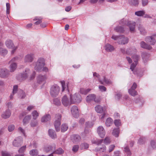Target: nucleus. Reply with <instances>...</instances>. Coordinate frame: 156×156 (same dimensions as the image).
Here are the masks:
<instances>
[{"label":"nucleus","mask_w":156,"mask_h":156,"mask_svg":"<svg viewBox=\"0 0 156 156\" xmlns=\"http://www.w3.org/2000/svg\"><path fill=\"white\" fill-rule=\"evenodd\" d=\"M2 156H12V154L6 151H2L1 152Z\"/></svg>","instance_id":"46"},{"label":"nucleus","mask_w":156,"mask_h":156,"mask_svg":"<svg viewBox=\"0 0 156 156\" xmlns=\"http://www.w3.org/2000/svg\"><path fill=\"white\" fill-rule=\"evenodd\" d=\"M95 109L97 112L102 114L100 118L101 119H103L106 113L105 108L103 107L100 105H98L95 107Z\"/></svg>","instance_id":"6"},{"label":"nucleus","mask_w":156,"mask_h":156,"mask_svg":"<svg viewBox=\"0 0 156 156\" xmlns=\"http://www.w3.org/2000/svg\"><path fill=\"white\" fill-rule=\"evenodd\" d=\"M48 133L49 136L52 139H55L57 138V135L54 131L51 129H49Z\"/></svg>","instance_id":"28"},{"label":"nucleus","mask_w":156,"mask_h":156,"mask_svg":"<svg viewBox=\"0 0 156 156\" xmlns=\"http://www.w3.org/2000/svg\"><path fill=\"white\" fill-rule=\"evenodd\" d=\"M137 86L136 83H134L131 88L128 90L129 94L133 96H135L137 94V92L135 90Z\"/></svg>","instance_id":"11"},{"label":"nucleus","mask_w":156,"mask_h":156,"mask_svg":"<svg viewBox=\"0 0 156 156\" xmlns=\"http://www.w3.org/2000/svg\"><path fill=\"white\" fill-rule=\"evenodd\" d=\"M11 115V112L9 109H7L4 112L2 115V117L4 119H7L9 118Z\"/></svg>","instance_id":"24"},{"label":"nucleus","mask_w":156,"mask_h":156,"mask_svg":"<svg viewBox=\"0 0 156 156\" xmlns=\"http://www.w3.org/2000/svg\"><path fill=\"white\" fill-rule=\"evenodd\" d=\"M32 115L33 119H36L38 116L39 114L36 110H34L32 112Z\"/></svg>","instance_id":"48"},{"label":"nucleus","mask_w":156,"mask_h":156,"mask_svg":"<svg viewBox=\"0 0 156 156\" xmlns=\"http://www.w3.org/2000/svg\"><path fill=\"white\" fill-rule=\"evenodd\" d=\"M68 128V126L66 124H62V125L61 130L62 132H64L66 131Z\"/></svg>","instance_id":"45"},{"label":"nucleus","mask_w":156,"mask_h":156,"mask_svg":"<svg viewBox=\"0 0 156 156\" xmlns=\"http://www.w3.org/2000/svg\"><path fill=\"white\" fill-rule=\"evenodd\" d=\"M142 57L144 63H146L148 60L149 55L146 52H143L142 54Z\"/></svg>","instance_id":"29"},{"label":"nucleus","mask_w":156,"mask_h":156,"mask_svg":"<svg viewBox=\"0 0 156 156\" xmlns=\"http://www.w3.org/2000/svg\"><path fill=\"white\" fill-rule=\"evenodd\" d=\"M59 87L57 85H54L51 88L50 94L51 96L53 97H56L59 93Z\"/></svg>","instance_id":"5"},{"label":"nucleus","mask_w":156,"mask_h":156,"mask_svg":"<svg viewBox=\"0 0 156 156\" xmlns=\"http://www.w3.org/2000/svg\"><path fill=\"white\" fill-rule=\"evenodd\" d=\"M89 145L86 143H83L81 144L80 148L81 149H87L88 148Z\"/></svg>","instance_id":"49"},{"label":"nucleus","mask_w":156,"mask_h":156,"mask_svg":"<svg viewBox=\"0 0 156 156\" xmlns=\"http://www.w3.org/2000/svg\"><path fill=\"white\" fill-rule=\"evenodd\" d=\"M113 122L112 119L109 118H108L106 120L105 124L107 127H109L111 125Z\"/></svg>","instance_id":"35"},{"label":"nucleus","mask_w":156,"mask_h":156,"mask_svg":"<svg viewBox=\"0 0 156 156\" xmlns=\"http://www.w3.org/2000/svg\"><path fill=\"white\" fill-rule=\"evenodd\" d=\"M106 147L104 145H103L101 147H98L95 149V150L96 151H99L100 152H103L104 151L106 150Z\"/></svg>","instance_id":"38"},{"label":"nucleus","mask_w":156,"mask_h":156,"mask_svg":"<svg viewBox=\"0 0 156 156\" xmlns=\"http://www.w3.org/2000/svg\"><path fill=\"white\" fill-rule=\"evenodd\" d=\"M151 147L153 148H156V143L154 140H152L151 142Z\"/></svg>","instance_id":"63"},{"label":"nucleus","mask_w":156,"mask_h":156,"mask_svg":"<svg viewBox=\"0 0 156 156\" xmlns=\"http://www.w3.org/2000/svg\"><path fill=\"white\" fill-rule=\"evenodd\" d=\"M62 86V91H63L66 88V86L65 84V82L64 81H61Z\"/></svg>","instance_id":"61"},{"label":"nucleus","mask_w":156,"mask_h":156,"mask_svg":"<svg viewBox=\"0 0 156 156\" xmlns=\"http://www.w3.org/2000/svg\"><path fill=\"white\" fill-rule=\"evenodd\" d=\"M30 72V70L29 69H26L23 72L17 76V78L20 80H25L27 78Z\"/></svg>","instance_id":"7"},{"label":"nucleus","mask_w":156,"mask_h":156,"mask_svg":"<svg viewBox=\"0 0 156 156\" xmlns=\"http://www.w3.org/2000/svg\"><path fill=\"white\" fill-rule=\"evenodd\" d=\"M79 147L78 145H74L73 147L72 150L73 151L76 152L79 149Z\"/></svg>","instance_id":"62"},{"label":"nucleus","mask_w":156,"mask_h":156,"mask_svg":"<svg viewBox=\"0 0 156 156\" xmlns=\"http://www.w3.org/2000/svg\"><path fill=\"white\" fill-rule=\"evenodd\" d=\"M51 119V117L50 114H46L42 117L41 121L42 122H46L50 120Z\"/></svg>","instance_id":"32"},{"label":"nucleus","mask_w":156,"mask_h":156,"mask_svg":"<svg viewBox=\"0 0 156 156\" xmlns=\"http://www.w3.org/2000/svg\"><path fill=\"white\" fill-rule=\"evenodd\" d=\"M71 140L74 143H77L81 140V137L77 134H73L71 136Z\"/></svg>","instance_id":"19"},{"label":"nucleus","mask_w":156,"mask_h":156,"mask_svg":"<svg viewBox=\"0 0 156 156\" xmlns=\"http://www.w3.org/2000/svg\"><path fill=\"white\" fill-rule=\"evenodd\" d=\"M46 78V76L40 75L37 77V82L39 84H41L42 83H45Z\"/></svg>","instance_id":"21"},{"label":"nucleus","mask_w":156,"mask_h":156,"mask_svg":"<svg viewBox=\"0 0 156 156\" xmlns=\"http://www.w3.org/2000/svg\"><path fill=\"white\" fill-rule=\"evenodd\" d=\"M71 100L72 104L78 103L81 101V97L78 93H76L73 95H70Z\"/></svg>","instance_id":"8"},{"label":"nucleus","mask_w":156,"mask_h":156,"mask_svg":"<svg viewBox=\"0 0 156 156\" xmlns=\"http://www.w3.org/2000/svg\"><path fill=\"white\" fill-rule=\"evenodd\" d=\"M99 89L101 92H104L106 90V88L103 86H100L99 87Z\"/></svg>","instance_id":"58"},{"label":"nucleus","mask_w":156,"mask_h":156,"mask_svg":"<svg viewBox=\"0 0 156 156\" xmlns=\"http://www.w3.org/2000/svg\"><path fill=\"white\" fill-rule=\"evenodd\" d=\"M22 144V138L20 136L16 138L13 142V145L16 147L20 146Z\"/></svg>","instance_id":"13"},{"label":"nucleus","mask_w":156,"mask_h":156,"mask_svg":"<svg viewBox=\"0 0 156 156\" xmlns=\"http://www.w3.org/2000/svg\"><path fill=\"white\" fill-rule=\"evenodd\" d=\"M145 11L144 10H140L135 12V15L138 16H143L145 15Z\"/></svg>","instance_id":"36"},{"label":"nucleus","mask_w":156,"mask_h":156,"mask_svg":"<svg viewBox=\"0 0 156 156\" xmlns=\"http://www.w3.org/2000/svg\"><path fill=\"white\" fill-rule=\"evenodd\" d=\"M6 47L9 48H13L14 47L13 43L11 40H7L5 43Z\"/></svg>","instance_id":"30"},{"label":"nucleus","mask_w":156,"mask_h":156,"mask_svg":"<svg viewBox=\"0 0 156 156\" xmlns=\"http://www.w3.org/2000/svg\"><path fill=\"white\" fill-rule=\"evenodd\" d=\"M148 0H142V5L143 6H144L147 5L148 3Z\"/></svg>","instance_id":"64"},{"label":"nucleus","mask_w":156,"mask_h":156,"mask_svg":"<svg viewBox=\"0 0 156 156\" xmlns=\"http://www.w3.org/2000/svg\"><path fill=\"white\" fill-rule=\"evenodd\" d=\"M103 141V140L102 139L100 140L96 139V140H92V142L93 144L99 145L101 144L102 142Z\"/></svg>","instance_id":"41"},{"label":"nucleus","mask_w":156,"mask_h":156,"mask_svg":"<svg viewBox=\"0 0 156 156\" xmlns=\"http://www.w3.org/2000/svg\"><path fill=\"white\" fill-rule=\"evenodd\" d=\"M93 123L91 122H87L86 123V125L87 127H91L93 126Z\"/></svg>","instance_id":"60"},{"label":"nucleus","mask_w":156,"mask_h":156,"mask_svg":"<svg viewBox=\"0 0 156 156\" xmlns=\"http://www.w3.org/2000/svg\"><path fill=\"white\" fill-rule=\"evenodd\" d=\"M30 154L32 155H37V151L36 150H32L30 152Z\"/></svg>","instance_id":"53"},{"label":"nucleus","mask_w":156,"mask_h":156,"mask_svg":"<svg viewBox=\"0 0 156 156\" xmlns=\"http://www.w3.org/2000/svg\"><path fill=\"white\" fill-rule=\"evenodd\" d=\"M139 0H129V3L131 5L136 6L139 3Z\"/></svg>","instance_id":"43"},{"label":"nucleus","mask_w":156,"mask_h":156,"mask_svg":"<svg viewBox=\"0 0 156 156\" xmlns=\"http://www.w3.org/2000/svg\"><path fill=\"white\" fill-rule=\"evenodd\" d=\"M71 113L73 116L77 118L79 116V112L78 107L76 106H73L71 108Z\"/></svg>","instance_id":"9"},{"label":"nucleus","mask_w":156,"mask_h":156,"mask_svg":"<svg viewBox=\"0 0 156 156\" xmlns=\"http://www.w3.org/2000/svg\"><path fill=\"white\" fill-rule=\"evenodd\" d=\"M61 117V115L59 114H56L55 115L54 126L57 132L59 131L60 130Z\"/></svg>","instance_id":"4"},{"label":"nucleus","mask_w":156,"mask_h":156,"mask_svg":"<svg viewBox=\"0 0 156 156\" xmlns=\"http://www.w3.org/2000/svg\"><path fill=\"white\" fill-rule=\"evenodd\" d=\"M90 90V89H85L84 88H81L80 89V93L83 94H86L88 93Z\"/></svg>","instance_id":"42"},{"label":"nucleus","mask_w":156,"mask_h":156,"mask_svg":"<svg viewBox=\"0 0 156 156\" xmlns=\"http://www.w3.org/2000/svg\"><path fill=\"white\" fill-rule=\"evenodd\" d=\"M129 21L128 20L123 19L120 20L119 23L122 25H127V22Z\"/></svg>","instance_id":"44"},{"label":"nucleus","mask_w":156,"mask_h":156,"mask_svg":"<svg viewBox=\"0 0 156 156\" xmlns=\"http://www.w3.org/2000/svg\"><path fill=\"white\" fill-rule=\"evenodd\" d=\"M31 119V115H27L23 119V124H26L27 123L29 120H30Z\"/></svg>","instance_id":"39"},{"label":"nucleus","mask_w":156,"mask_h":156,"mask_svg":"<svg viewBox=\"0 0 156 156\" xmlns=\"http://www.w3.org/2000/svg\"><path fill=\"white\" fill-rule=\"evenodd\" d=\"M119 128H115L113 130L112 133L114 136L117 137L119 136Z\"/></svg>","instance_id":"37"},{"label":"nucleus","mask_w":156,"mask_h":156,"mask_svg":"<svg viewBox=\"0 0 156 156\" xmlns=\"http://www.w3.org/2000/svg\"><path fill=\"white\" fill-rule=\"evenodd\" d=\"M138 29L141 34L143 35L146 34V30H145L144 28L143 27L140 26L139 27Z\"/></svg>","instance_id":"40"},{"label":"nucleus","mask_w":156,"mask_h":156,"mask_svg":"<svg viewBox=\"0 0 156 156\" xmlns=\"http://www.w3.org/2000/svg\"><path fill=\"white\" fill-rule=\"evenodd\" d=\"M140 45L141 48H144L148 50H151L152 48V47L150 45L148 44L143 41L140 42Z\"/></svg>","instance_id":"25"},{"label":"nucleus","mask_w":156,"mask_h":156,"mask_svg":"<svg viewBox=\"0 0 156 156\" xmlns=\"http://www.w3.org/2000/svg\"><path fill=\"white\" fill-rule=\"evenodd\" d=\"M34 57V54L31 53L28 54L25 56L24 61L25 62H31L33 61Z\"/></svg>","instance_id":"10"},{"label":"nucleus","mask_w":156,"mask_h":156,"mask_svg":"<svg viewBox=\"0 0 156 156\" xmlns=\"http://www.w3.org/2000/svg\"><path fill=\"white\" fill-rule=\"evenodd\" d=\"M124 151L128 155H131V152L130 151L128 147H126L124 148Z\"/></svg>","instance_id":"51"},{"label":"nucleus","mask_w":156,"mask_h":156,"mask_svg":"<svg viewBox=\"0 0 156 156\" xmlns=\"http://www.w3.org/2000/svg\"><path fill=\"white\" fill-rule=\"evenodd\" d=\"M18 87L17 85H15L13 86V90L12 91V94L14 95L16 93L18 90Z\"/></svg>","instance_id":"56"},{"label":"nucleus","mask_w":156,"mask_h":156,"mask_svg":"<svg viewBox=\"0 0 156 156\" xmlns=\"http://www.w3.org/2000/svg\"><path fill=\"white\" fill-rule=\"evenodd\" d=\"M97 133L101 138H103L105 135V132L104 129L101 126H99L97 128Z\"/></svg>","instance_id":"17"},{"label":"nucleus","mask_w":156,"mask_h":156,"mask_svg":"<svg viewBox=\"0 0 156 156\" xmlns=\"http://www.w3.org/2000/svg\"><path fill=\"white\" fill-rule=\"evenodd\" d=\"M132 59L134 62L132 63L130 66V69L134 74H136L135 71V68L138 63V62L140 59V56L137 55H134L132 56Z\"/></svg>","instance_id":"3"},{"label":"nucleus","mask_w":156,"mask_h":156,"mask_svg":"<svg viewBox=\"0 0 156 156\" xmlns=\"http://www.w3.org/2000/svg\"><path fill=\"white\" fill-rule=\"evenodd\" d=\"M105 48V50L108 52H111L114 49L113 46L109 44H106Z\"/></svg>","instance_id":"27"},{"label":"nucleus","mask_w":156,"mask_h":156,"mask_svg":"<svg viewBox=\"0 0 156 156\" xmlns=\"http://www.w3.org/2000/svg\"><path fill=\"white\" fill-rule=\"evenodd\" d=\"M62 102L63 105L66 107L72 104L71 99L69 100L66 95H65L62 98Z\"/></svg>","instance_id":"12"},{"label":"nucleus","mask_w":156,"mask_h":156,"mask_svg":"<svg viewBox=\"0 0 156 156\" xmlns=\"http://www.w3.org/2000/svg\"><path fill=\"white\" fill-rule=\"evenodd\" d=\"M110 140L108 137H106L104 140V142L105 144H108L110 143Z\"/></svg>","instance_id":"57"},{"label":"nucleus","mask_w":156,"mask_h":156,"mask_svg":"<svg viewBox=\"0 0 156 156\" xmlns=\"http://www.w3.org/2000/svg\"><path fill=\"white\" fill-rule=\"evenodd\" d=\"M56 148L55 145V144L52 145L51 146L48 145L45 147L44 149V151L48 153L49 151H54Z\"/></svg>","instance_id":"20"},{"label":"nucleus","mask_w":156,"mask_h":156,"mask_svg":"<svg viewBox=\"0 0 156 156\" xmlns=\"http://www.w3.org/2000/svg\"><path fill=\"white\" fill-rule=\"evenodd\" d=\"M10 63L9 68L11 72L14 71L17 67V64L15 62L9 63Z\"/></svg>","instance_id":"26"},{"label":"nucleus","mask_w":156,"mask_h":156,"mask_svg":"<svg viewBox=\"0 0 156 156\" xmlns=\"http://www.w3.org/2000/svg\"><path fill=\"white\" fill-rule=\"evenodd\" d=\"M15 128V126L13 125L9 126L8 127V129L9 132H11L13 131Z\"/></svg>","instance_id":"59"},{"label":"nucleus","mask_w":156,"mask_h":156,"mask_svg":"<svg viewBox=\"0 0 156 156\" xmlns=\"http://www.w3.org/2000/svg\"><path fill=\"white\" fill-rule=\"evenodd\" d=\"M145 41L151 45H154L156 43V40L154 36L146 37L145 39Z\"/></svg>","instance_id":"14"},{"label":"nucleus","mask_w":156,"mask_h":156,"mask_svg":"<svg viewBox=\"0 0 156 156\" xmlns=\"http://www.w3.org/2000/svg\"><path fill=\"white\" fill-rule=\"evenodd\" d=\"M99 81L100 83L103 85H110L112 84V82L111 80L107 78L106 77L104 76L103 80H99Z\"/></svg>","instance_id":"15"},{"label":"nucleus","mask_w":156,"mask_h":156,"mask_svg":"<svg viewBox=\"0 0 156 156\" xmlns=\"http://www.w3.org/2000/svg\"><path fill=\"white\" fill-rule=\"evenodd\" d=\"M45 65L44 59L43 58H39L36 63L34 67V69L35 70L38 72H41L42 69Z\"/></svg>","instance_id":"2"},{"label":"nucleus","mask_w":156,"mask_h":156,"mask_svg":"<svg viewBox=\"0 0 156 156\" xmlns=\"http://www.w3.org/2000/svg\"><path fill=\"white\" fill-rule=\"evenodd\" d=\"M37 121H32L30 123V126L31 127H35L36 126L37 124Z\"/></svg>","instance_id":"55"},{"label":"nucleus","mask_w":156,"mask_h":156,"mask_svg":"<svg viewBox=\"0 0 156 156\" xmlns=\"http://www.w3.org/2000/svg\"><path fill=\"white\" fill-rule=\"evenodd\" d=\"M54 103L57 105H59L61 104L60 101L58 98H55L54 99Z\"/></svg>","instance_id":"52"},{"label":"nucleus","mask_w":156,"mask_h":156,"mask_svg":"<svg viewBox=\"0 0 156 156\" xmlns=\"http://www.w3.org/2000/svg\"><path fill=\"white\" fill-rule=\"evenodd\" d=\"M136 23L134 22L129 21L127 22V25L129 27L130 31L131 32H133L135 30Z\"/></svg>","instance_id":"23"},{"label":"nucleus","mask_w":156,"mask_h":156,"mask_svg":"<svg viewBox=\"0 0 156 156\" xmlns=\"http://www.w3.org/2000/svg\"><path fill=\"white\" fill-rule=\"evenodd\" d=\"M114 30L116 32L119 33H123L125 31L124 28L121 26H118L114 28Z\"/></svg>","instance_id":"31"},{"label":"nucleus","mask_w":156,"mask_h":156,"mask_svg":"<svg viewBox=\"0 0 156 156\" xmlns=\"http://www.w3.org/2000/svg\"><path fill=\"white\" fill-rule=\"evenodd\" d=\"M136 52V50L134 48H128L126 51V53L128 55H131L134 54Z\"/></svg>","instance_id":"33"},{"label":"nucleus","mask_w":156,"mask_h":156,"mask_svg":"<svg viewBox=\"0 0 156 156\" xmlns=\"http://www.w3.org/2000/svg\"><path fill=\"white\" fill-rule=\"evenodd\" d=\"M18 95L19 97L21 99L24 98L26 96L25 93L21 90H18Z\"/></svg>","instance_id":"34"},{"label":"nucleus","mask_w":156,"mask_h":156,"mask_svg":"<svg viewBox=\"0 0 156 156\" xmlns=\"http://www.w3.org/2000/svg\"><path fill=\"white\" fill-rule=\"evenodd\" d=\"M2 45L3 43L0 42V55L4 56L7 54L8 51L6 49L2 48Z\"/></svg>","instance_id":"22"},{"label":"nucleus","mask_w":156,"mask_h":156,"mask_svg":"<svg viewBox=\"0 0 156 156\" xmlns=\"http://www.w3.org/2000/svg\"><path fill=\"white\" fill-rule=\"evenodd\" d=\"M9 74V71L7 69L4 68L0 69V77L5 78L7 77Z\"/></svg>","instance_id":"16"},{"label":"nucleus","mask_w":156,"mask_h":156,"mask_svg":"<svg viewBox=\"0 0 156 156\" xmlns=\"http://www.w3.org/2000/svg\"><path fill=\"white\" fill-rule=\"evenodd\" d=\"M26 148V146L25 145L21 147L18 150V152L20 154H22L25 151Z\"/></svg>","instance_id":"50"},{"label":"nucleus","mask_w":156,"mask_h":156,"mask_svg":"<svg viewBox=\"0 0 156 156\" xmlns=\"http://www.w3.org/2000/svg\"><path fill=\"white\" fill-rule=\"evenodd\" d=\"M111 38L115 40H117V43L119 44H125L129 41L128 38L123 35L119 36L113 35Z\"/></svg>","instance_id":"1"},{"label":"nucleus","mask_w":156,"mask_h":156,"mask_svg":"<svg viewBox=\"0 0 156 156\" xmlns=\"http://www.w3.org/2000/svg\"><path fill=\"white\" fill-rule=\"evenodd\" d=\"M86 100L87 102H89L92 101H94L96 102H98L99 100L96 98L95 95L93 94L89 95L86 98Z\"/></svg>","instance_id":"18"},{"label":"nucleus","mask_w":156,"mask_h":156,"mask_svg":"<svg viewBox=\"0 0 156 156\" xmlns=\"http://www.w3.org/2000/svg\"><path fill=\"white\" fill-rule=\"evenodd\" d=\"M64 152V151L63 150L62 148H59L57 150L54 151L53 152V153H56L58 154H61L63 153Z\"/></svg>","instance_id":"47"},{"label":"nucleus","mask_w":156,"mask_h":156,"mask_svg":"<svg viewBox=\"0 0 156 156\" xmlns=\"http://www.w3.org/2000/svg\"><path fill=\"white\" fill-rule=\"evenodd\" d=\"M114 123L116 126H119L121 125V121L119 119H116L114 121Z\"/></svg>","instance_id":"54"}]
</instances>
